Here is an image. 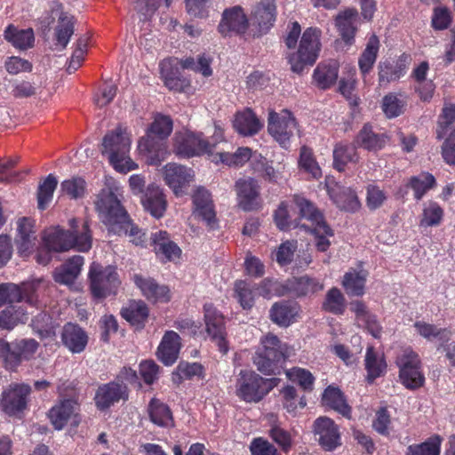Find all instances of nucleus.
<instances>
[{
	"label": "nucleus",
	"mask_w": 455,
	"mask_h": 455,
	"mask_svg": "<svg viewBox=\"0 0 455 455\" xmlns=\"http://www.w3.org/2000/svg\"><path fill=\"white\" fill-rule=\"evenodd\" d=\"M119 196L117 188H105L97 195L94 204L98 217L108 231L122 236L128 231L131 217Z\"/></svg>",
	"instance_id": "nucleus-1"
},
{
	"label": "nucleus",
	"mask_w": 455,
	"mask_h": 455,
	"mask_svg": "<svg viewBox=\"0 0 455 455\" xmlns=\"http://www.w3.org/2000/svg\"><path fill=\"white\" fill-rule=\"evenodd\" d=\"M156 116L146 136L139 140L138 149L148 165L158 166L169 155L166 140L172 132L173 121L171 116Z\"/></svg>",
	"instance_id": "nucleus-2"
},
{
	"label": "nucleus",
	"mask_w": 455,
	"mask_h": 455,
	"mask_svg": "<svg viewBox=\"0 0 455 455\" xmlns=\"http://www.w3.org/2000/svg\"><path fill=\"white\" fill-rule=\"evenodd\" d=\"M129 385L136 388L141 387L136 371L124 366L114 380L99 386L94 396L97 409L106 411L120 401L126 402L129 399Z\"/></svg>",
	"instance_id": "nucleus-3"
},
{
	"label": "nucleus",
	"mask_w": 455,
	"mask_h": 455,
	"mask_svg": "<svg viewBox=\"0 0 455 455\" xmlns=\"http://www.w3.org/2000/svg\"><path fill=\"white\" fill-rule=\"evenodd\" d=\"M131 142L127 128L122 125L108 132L102 140V155L106 156L113 168L121 173H127L138 168V164L129 156Z\"/></svg>",
	"instance_id": "nucleus-4"
},
{
	"label": "nucleus",
	"mask_w": 455,
	"mask_h": 455,
	"mask_svg": "<svg viewBox=\"0 0 455 455\" xmlns=\"http://www.w3.org/2000/svg\"><path fill=\"white\" fill-rule=\"evenodd\" d=\"M275 378L265 379L253 371L242 370L235 383V394L246 403H259L276 385Z\"/></svg>",
	"instance_id": "nucleus-5"
},
{
	"label": "nucleus",
	"mask_w": 455,
	"mask_h": 455,
	"mask_svg": "<svg viewBox=\"0 0 455 455\" xmlns=\"http://www.w3.org/2000/svg\"><path fill=\"white\" fill-rule=\"evenodd\" d=\"M88 282L92 296L98 299L116 295L121 284L119 275L115 266H102L95 261L90 265Z\"/></svg>",
	"instance_id": "nucleus-6"
},
{
	"label": "nucleus",
	"mask_w": 455,
	"mask_h": 455,
	"mask_svg": "<svg viewBox=\"0 0 455 455\" xmlns=\"http://www.w3.org/2000/svg\"><path fill=\"white\" fill-rule=\"evenodd\" d=\"M284 362L281 340L275 335H267L263 340V348L253 357L257 370L264 375H279Z\"/></svg>",
	"instance_id": "nucleus-7"
},
{
	"label": "nucleus",
	"mask_w": 455,
	"mask_h": 455,
	"mask_svg": "<svg viewBox=\"0 0 455 455\" xmlns=\"http://www.w3.org/2000/svg\"><path fill=\"white\" fill-rule=\"evenodd\" d=\"M321 31L315 28H307L300 39L299 49L288 57L292 72L300 74L307 65H313L320 52Z\"/></svg>",
	"instance_id": "nucleus-8"
},
{
	"label": "nucleus",
	"mask_w": 455,
	"mask_h": 455,
	"mask_svg": "<svg viewBox=\"0 0 455 455\" xmlns=\"http://www.w3.org/2000/svg\"><path fill=\"white\" fill-rule=\"evenodd\" d=\"M203 313L208 338L218 347V350L222 355H227L229 350V343L225 315L211 302L203 306Z\"/></svg>",
	"instance_id": "nucleus-9"
},
{
	"label": "nucleus",
	"mask_w": 455,
	"mask_h": 455,
	"mask_svg": "<svg viewBox=\"0 0 455 455\" xmlns=\"http://www.w3.org/2000/svg\"><path fill=\"white\" fill-rule=\"evenodd\" d=\"M395 363L399 368L400 382L410 390H416L425 384V376L421 371V361L419 355L407 348L397 356Z\"/></svg>",
	"instance_id": "nucleus-10"
},
{
	"label": "nucleus",
	"mask_w": 455,
	"mask_h": 455,
	"mask_svg": "<svg viewBox=\"0 0 455 455\" xmlns=\"http://www.w3.org/2000/svg\"><path fill=\"white\" fill-rule=\"evenodd\" d=\"M217 140L210 142L202 132L186 131L177 132L174 137L173 151L180 157L190 158L204 154H212Z\"/></svg>",
	"instance_id": "nucleus-11"
},
{
	"label": "nucleus",
	"mask_w": 455,
	"mask_h": 455,
	"mask_svg": "<svg viewBox=\"0 0 455 455\" xmlns=\"http://www.w3.org/2000/svg\"><path fill=\"white\" fill-rule=\"evenodd\" d=\"M30 394L29 385L12 383L1 395V410L10 417L20 419L28 409Z\"/></svg>",
	"instance_id": "nucleus-12"
},
{
	"label": "nucleus",
	"mask_w": 455,
	"mask_h": 455,
	"mask_svg": "<svg viewBox=\"0 0 455 455\" xmlns=\"http://www.w3.org/2000/svg\"><path fill=\"white\" fill-rule=\"evenodd\" d=\"M39 286V281L22 283L20 285L12 283H1L0 307L5 304L12 305L23 300L30 306L38 307L37 290Z\"/></svg>",
	"instance_id": "nucleus-13"
},
{
	"label": "nucleus",
	"mask_w": 455,
	"mask_h": 455,
	"mask_svg": "<svg viewBox=\"0 0 455 455\" xmlns=\"http://www.w3.org/2000/svg\"><path fill=\"white\" fill-rule=\"evenodd\" d=\"M436 139H444L441 146L443 161L455 166V116H439L435 129Z\"/></svg>",
	"instance_id": "nucleus-14"
},
{
	"label": "nucleus",
	"mask_w": 455,
	"mask_h": 455,
	"mask_svg": "<svg viewBox=\"0 0 455 455\" xmlns=\"http://www.w3.org/2000/svg\"><path fill=\"white\" fill-rule=\"evenodd\" d=\"M38 347L39 343L34 339H21L8 342L4 367L9 371H16L22 362L34 358Z\"/></svg>",
	"instance_id": "nucleus-15"
},
{
	"label": "nucleus",
	"mask_w": 455,
	"mask_h": 455,
	"mask_svg": "<svg viewBox=\"0 0 455 455\" xmlns=\"http://www.w3.org/2000/svg\"><path fill=\"white\" fill-rule=\"evenodd\" d=\"M235 188L237 195L239 207L245 212H251L260 208V186L253 178L239 179L235 181Z\"/></svg>",
	"instance_id": "nucleus-16"
},
{
	"label": "nucleus",
	"mask_w": 455,
	"mask_h": 455,
	"mask_svg": "<svg viewBox=\"0 0 455 455\" xmlns=\"http://www.w3.org/2000/svg\"><path fill=\"white\" fill-rule=\"evenodd\" d=\"M314 434L319 445L326 451H332L341 445L338 425L330 418L319 417L314 422Z\"/></svg>",
	"instance_id": "nucleus-17"
},
{
	"label": "nucleus",
	"mask_w": 455,
	"mask_h": 455,
	"mask_svg": "<svg viewBox=\"0 0 455 455\" xmlns=\"http://www.w3.org/2000/svg\"><path fill=\"white\" fill-rule=\"evenodd\" d=\"M192 169L176 163H169L164 168V179L165 183L177 196L185 194L184 188L193 180Z\"/></svg>",
	"instance_id": "nucleus-18"
},
{
	"label": "nucleus",
	"mask_w": 455,
	"mask_h": 455,
	"mask_svg": "<svg viewBox=\"0 0 455 455\" xmlns=\"http://www.w3.org/2000/svg\"><path fill=\"white\" fill-rule=\"evenodd\" d=\"M297 126L294 116H269L268 132L282 147H286L290 142Z\"/></svg>",
	"instance_id": "nucleus-19"
},
{
	"label": "nucleus",
	"mask_w": 455,
	"mask_h": 455,
	"mask_svg": "<svg viewBox=\"0 0 455 455\" xmlns=\"http://www.w3.org/2000/svg\"><path fill=\"white\" fill-rule=\"evenodd\" d=\"M249 26V20L243 8L239 5L226 9L219 24V31L223 36L243 34Z\"/></svg>",
	"instance_id": "nucleus-20"
},
{
	"label": "nucleus",
	"mask_w": 455,
	"mask_h": 455,
	"mask_svg": "<svg viewBox=\"0 0 455 455\" xmlns=\"http://www.w3.org/2000/svg\"><path fill=\"white\" fill-rule=\"evenodd\" d=\"M150 245L162 262L174 261L180 258L181 249L171 240L167 231L159 230L151 234Z\"/></svg>",
	"instance_id": "nucleus-21"
},
{
	"label": "nucleus",
	"mask_w": 455,
	"mask_h": 455,
	"mask_svg": "<svg viewBox=\"0 0 455 455\" xmlns=\"http://www.w3.org/2000/svg\"><path fill=\"white\" fill-rule=\"evenodd\" d=\"M70 249L87 252L92 246V232L88 220L73 218L69 220Z\"/></svg>",
	"instance_id": "nucleus-22"
},
{
	"label": "nucleus",
	"mask_w": 455,
	"mask_h": 455,
	"mask_svg": "<svg viewBox=\"0 0 455 455\" xmlns=\"http://www.w3.org/2000/svg\"><path fill=\"white\" fill-rule=\"evenodd\" d=\"M359 21L358 12L355 8L348 7L338 12L334 19L335 27L339 36L347 45L355 42Z\"/></svg>",
	"instance_id": "nucleus-23"
},
{
	"label": "nucleus",
	"mask_w": 455,
	"mask_h": 455,
	"mask_svg": "<svg viewBox=\"0 0 455 455\" xmlns=\"http://www.w3.org/2000/svg\"><path fill=\"white\" fill-rule=\"evenodd\" d=\"M327 192L333 204L342 211L355 212L361 206L355 191L351 188L333 182L327 185Z\"/></svg>",
	"instance_id": "nucleus-24"
},
{
	"label": "nucleus",
	"mask_w": 455,
	"mask_h": 455,
	"mask_svg": "<svg viewBox=\"0 0 455 455\" xmlns=\"http://www.w3.org/2000/svg\"><path fill=\"white\" fill-rule=\"evenodd\" d=\"M61 342L73 354L84 352L87 347L89 337L85 330L78 323L68 322L61 331Z\"/></svg>",
	"instance_id": "nucleus-25"
},
{
	"label": "nucleus",
	"mask_w": 455,
	"mask_h": 455,
	"mask_svg": "<svg viewBox=\"0 0 455 455\" xmlns=\"http://www.w3.org/2000/svg\"><path fill=\"white\" fill-rule=\"evenodd\" d=\"M133 282L148 300L155 303L170 301L171 292L168 286L158 284L154 278L136 274Z\"/></svg>",
	"instance_id": "nucleus-26"
},
{
	"label": "nucleus",
	"mask_w": 455,
	"mask_h": 455,
	"mask_svg": "<svg viewBox=\"0 0 455 455\" xmlns=\"http://www.w3.org/2000/svg\"><path fill=\"white\" fill-rule=\"evenodd\" d=\"M35 220L28 217H22L17 220V236L15 243L19 253L28 256L36 245Z\"/></svg>",
	"instance_id": "nucleus-27"
},
{
	"label": "nucleus",
	"mask_w": 455,
	"mask_h": 455,
	"mask_svg": "<svg viewBox=\"0 0 455 455\" xmlns=\"http://www.w3.org/2000/svg\"><path fill=\"white\" fill-rule=\"evenodd\" d=\"M181 339L174 331H166L157 347L156 356L164 365L171 366L178 359Z\"/></svg>",
	"instance_id": "nucleus-28"
},
{
	"label": "nucleus",
	"mask_w": 455,
	"mask_h": 455,
	"mask_svg": "<svg viewBox=\"0 0 455 455\" xmlns=\"http://www.w3.org/2000/svg\"><path fill=\"white\" fill-rule=\"evenodd\" d=\"M390 141L389 136L385 132H375L370 124H365L354 140V143L361 148L370 152L383 149Z\"/></svg>",
	"instance_id": "nucleus-29"
},
{
	"label": "nucleus",
	"mask_w": 455,
	"mask_h": 455,
	"mask_svg": "<svg viewBox=\"0 0 455 455\" xmlns=\"http://www.w3.org/2000/svg\"><path fill=\"white\" fill-rule=\"evenodd\" d=\"M79 403L74 396L59 401L48 412L53 427L61 430L78 410Z\"/></svg>",
	"instance_id": "nucleus-30"
},
{
	"label": "nucleus",
	"mask_w": 455,
	"mask_h": 455,
	"mask_svg": "<svg viewBox=\"0 0 455 455\" xmlns=\"http://www.w3.org/2000/svg\"><path fill=\"white\" fill-rule=\"evenodd\" d=\"M121 316L136 331L145 328L149 316V308L143 300H130L120 311Z\"/></svg>",
	"instance_id": "nucleus-31"
},
{
	"label": "nucleus",
	"mask_w": 455,
	"mask_h": 455,
	"mask_svg": "<svg viewBox=\"0 0 455 455\" xmlns=\"http://www.w3.org/2000/svg\"><path fill=\"white\" fill-rule=\"evenodd\" d=\"M194 212L204 220L208 226L216 223V212L211 193L204 188H197L193 196Z\"/></svg>",
	"instance_id": "nucleus-32"
},
{
	"label": "nucleus",
	"mask_w": 455,
	"mask_h": 455,
	"mask_svg": "<svg viewBox=\"0 0 455 455\" xmlns=\"http://www.w3.org/2000/svg\"><path fill=\"white\" fill-rule=\"evenodd\" d=\"M160 76L164 85L171 91L189 93L192 91L189 79L180 76L172 68L170 60H164L160 63Z\"/></svg>",
	"instance_id": "nucleus-33"
},
{
	"label": "nucleus",
	"mask_w": 455,
	"mask_h": 455,
	"mask_svg": "<svg viewBox=\"0 0 455 455\" xmlns=\"http://www.w3.org/2000/svg\"><path fill=\"white\" fill-rule=\"evenodd\" d=\"M141 202L145 210L156 219L163 217L166 211L167 202L165 196L157 186H148L141 198Z\"/></svg>",
	"instance_id": "nucleus-34"
},
{
	"label": "nucleus",
	"mask_w": 455,
	"mask_h": 455,
	"mask_svg": "<svg viewBox=\"0 0 455 455\" xmlns=\"http://www.w3.org/2000/svg\"><path fill=\"white\" fill-rule=\"evenodd\" d=\"M276 7L275 0H261L254 8L251 20L260 31H267L275 20Z\"/></svg>",
	"instance_id": "nucleus-35"
},
{
	"label": "nucleus",
	"mask_w": 455,
	"mask_h": 455,
	"mask_svg": "<svg viewBox=\"0 0 455 455\" xmlns=\"http://www.w3.org/2000/svg\"><path fill=\"white\" fill-rule=\"evenodd\" d=\"M4 38L14 48L26 51L34 46L35 35L32 28L20 29L10 24L4 31Z\"/></svg>",
	"instance_id": "nucleus-36"
},
{
	"label": "nucleus",
	"mask_w": 455,
	"mask_h": 455,
	"mask_svg": "<svg viewBox=\"0 0 455 455\" xmlns=\"http://www.w3.org/2000/svg\"><path fill=\"white\" fill-rule=\"evenodd\" d=\"M322 403L323 406L334 410L347 419L351 418L352 409L339 387H327L322 396Z\"/></svg>",
	"instance_id": "nucleus-37"
},
{
	"label": "nucleus",
	"mask_w": 455,
	"mask_h": 455,
	"mask_svg": "<svg viewBox=\"0 0 455 455\" xmlns=\"http://www.w3.org/2000/svg\"><path fill=\"white\" fill-rule=\"evenodd\" d=\"M299 312V306L295 302H275L270 308V319L279 326L287 327L294 321Z\"/></svg>",
	"instance_id": "nucleus-38"
},
{
	"label": "nucleus",
	"mask_w": 455,
	"mask_h": 455,
	"mask_svg": "<svg viewBox=\"0 0 455 455\" xmlns=\"http://www.w3.org/2000/svg\"><path fill=\"white\" fill-rule=\"evenodd\" d=\"M285 289L297 297L315 293L323 289V284L316 278L308 275L288 279Z\"/></svg>",
	"instance_id": "nucleus-39"
},
{
	"label": "nucleus",
	"mask_w": 455,
	"mask_h": 455,
	"mask_svg": "<svg viewBox=\"0 0 455 455\" xmlns=\"http://www.w3.org/2000/svg\"><path fill=\"white\" fill-rule=\"evenodd\" d=\"M84 263L83 256L75 255L68 259L54 274V280L60 284H71L80 275Z\"/></svg>",
	"instance_id": "nucleus-40"
},
{
	"label": "nucleus",
	"mask_w": 455,
	"mask_h": 455,
	"mask_svg": "<svg viewBox=\"0 0 455 455\" xmlns=\"http://www.w3.org/2000/svg\"><path fill=\"white\" fill-rule=\"evenodd\" d=\"M357 148L355 143H337L333 149V167L341 172L349 163H357L359 160Z\"/></svg>",
	"instance_id": "nucleus-41"
},
{
	"label": "nucleus",
	"mask_w": 455,
	"mask_h": 455,
	"mask_svg": "<svg viewBox=\"0 0 455 455\" xmlns=\"http://www.w3.org/2000/svg\"><path fill=\"white\" fill-rule=\"evenodd\" d=\"M365 370L367 371L366 380L373 383L374 380L383 376L387 370V363L383 355H379L372 346L366 349L364 359Z\"/></svg>",
	"instance_id": "nucleus-42"
},
{
	"label": "nucleus",
	"mask_w": 455,
	"mask_h": 455,
	"mask_svg": "<svg viewBox=\"0 0 455 455\" xmlns=\"http://www.w3.org/2000/svg\"><path fill=\"white\" fill-rule=\"evenodd\" d=\"M43 241L44 245L54 252L70 250L69 230H65L60 227L48 229L43 237Z\"/></svg>",
	"instance_id": "nucleus-43"
},
{
	"label": "nucleus",
	"mask_w": 455,
	"mask_h": 455,
	"mask_svg": "<svg viewBox=\"0 0 455 455\" xmlns=\"http://www.w3.org/2000/svg\"><path fill=\"white\" fill-rule=\"evenodd\" d=\"M368 272L351 269L347 272L342 280V286L348 296L361 297L365 292V283Z\"/></svg>",
	"instance_id": "nucleus-44"
},
{
	"label": "nucleus",
	"mask_w": 455,
	"mask_h": 455,
	"mask_svg": "<svg viewBox=\"0 0 455 455\" xmlns=\"http://www.w3.org/2000/svg\"><path fill=\"white\" fill-rule=\"evenodd\" d=\"M213 58L211 54L202 53L194 57H187L180 59L179 64L184 69H190L196 73L201 74L204 77H209L212 75L213 70L212 64Z\"/></svg>",
	"instance_id": "nucleus-45"
},
{
	"label": "nucleus",
	"mask_w": 455,
	"mask_h": 455,
	"mask_svg": "<svg viewBox=\"0 0 455 455\" xmlns=\"http://www.w3.org/2000/svg\"><path fill=\"white\" fill-rule=\"evenodd\" d=\"M204 378V368L199 363L180 362L175 371L172 374V380L176 385H180L184 380H189L193 378Z\"/></svg>",
	"instance_id": "nucleus-46"
},
{
	"label": "nucleus",
	"mask_w": 455,
	"mask_h": 455,
	"mask_svg": "<svg viewBox=\"0 0 455 455\" xmlns=\"http://www.w3.org/2000/svg\"><path fill=\"white\" fill-rule=\"evenodd\" d=\"M256 284L246 280H236L234 283V297L244 310H250L255 304Z\"/></svg>",
	"instance_id": "nucleus-47"
},
{
	"label": "nucleus",
	"mask_w": 455,
	"mask_h": 455,
	"mask_svg": "<svg viewBox=\"0 0 455 455\" xmlns=\"http://www.w3.org/2000/svg\"><path fill=\"white\" fill-rule=\"evenodd\" d=\"M379 49V38L375 35L371 36L368 39L365 49L358 60L359 69L363 76L368 74L372 69L373 65L377 60Z\"/></svg>",
	"instance_id": "nucleus-48"
},
{
	"label": "nucleus",
	"mask_w": 455,
	"mask_h": 455,
	"mask_svg": "<svg viewBox=\"0 0 455 455\" xmlns=\"http://www.w3.org/2000/svg\"><path fill=\"white\" fill-rule=\"evenodd\" d=\"M407 57L401 58L395 64L388 62L379 65V83H390L403 76L407 70Z\"/></svg>",
	"instance_id": "nucleus-49"
},
{
	"label": "nucleus",
	"mask_w": 455,
	"mask_h": 455,
	"mask_svg": "<svg viewBox=\"0 0 455 455\" xmlns=\"http://www.w3.org/2000/svg\"><path fill=\"white\" fill-rule=\"evenodd\" d=\"M149 418L160 427H169L173 423L172 411L168 405L156 398H152L148 404Z\"/></svg>",
	"instance_id": "nucleus-50"
},
{
	"label": "nucleus",
	"mask_w": 455,
	"mask_h": 455,
	"mask_svg": "<svg viewBox=\"0 0 455 455\" xmlns=\"http://www.w3.org/2000/svg\"><path fill=\"white\" fill-rule=\"evenodd\" d=\"M294 203L299 211L300 218L310 221V228L317 226L322 222H325L323 214L309 200L299 196H295Z\"/></svg>",
	"instance_id": "nucleus-51"
},
{
	"label": "nucleus",
	"mask_w": 455,
	"mask_h": 455,
	"mask_svg": "<svg viewBox=\"0 0 455 455\" xmlns=\"http://www.w3.org/2000/svg\"><path fill=\"white\" fill-rule=\"evenodd\" d=\"M339 67L336 62L319 64L314 71V80L322 89L330 88L338 79Z\"/></svg>",
	"instance_id": "nucleus-52"
},
{
	"label": "nucleus",
	"mask_w": 455,
	"mask_h": 455,
	"mask_svg": "<svg viewBox=\"0 0 455 455\" xmlns=\"http://www.w3.org/2000/svg\"><path fill=\"white\" fill-rule=\"evenodd\" d=\"M435 178L429 172H421L417 176H412L409 179L407 188H410L414 192V198L420 200L426 193L435 187Z\"/></svg>",
	"instance_id": "nucleus-53"
},
{
	"label": "nucleus",
	"mask_w": 455,
	"mask_h": 455,
	"mask_svg": "<svg viewBox=\"0 0 455 455\" xmlns=\"http://www.w3.org/2000/svg\"><path fill=\"white\" fill-rule=\"evenodd\" d=\"M442 442L439 435H434L421 443L409 445L406 455H440Z\"/></svg>",
	"instance_id": "nucleus-54"
},
{
	"label": "nucleus",
	"mask_w": 455,
	"mask_h": 455,
	"mask_svg": "<svg viewBox=\"0 0 455 455\" xmlns=\"http://www.w3.org/2000/svg\"><path fill=\"white\" fill-rule=\"evenodd\" d=\"M323 310L336 315H343L346 310V299L337 287L330 289L322 305Z\"/></svg>",
	"instance_id": "nucleus-55"
},
{
	"label": "nucleus",
	"mask_w": 455,
	"mask_h": 455,
	"mask_svg": "<svg viewBox=\"0 0 455 455\" xmlns=\"http://www.w3.org/2000/svg\"><path fill=\"white\" fill-rule=\"evenodd\" d=\"M413 326L417 332L427 340L438 339L439 340L448 341L451 336V331L448 328H438L436 325L424 321H416Z\"/></svg>",
	"instance_id": "nucleus-56"
},
{
	"label": "nucleus",
	"mask_w": 455,
	"mask_h": 455,
	"mask_svg": "<svg viewBox=\"0 0 455 455\" xmlns=\"http://www.w3.org/2000/svg\"><path fill=\"white\" fill-rule=\"evenodd\" d=\"M233 126L239 134L251 136L260 131L263 123L257 116H235Z\"/></svg>",
	"instance_id": "nucleus-57"
},
{
	"label": "nucleus",
	"mask_w": 455,
	"mask_h": 455,
	"mask_svg": "<svg viewBox=\"0 0 455 455\" xmlns=\"http://www.w3.org/2000/svg\"><path fill=\"white\" fill-rule=\"evenodd\" d=\"M443 215V209L436 202L430 201L424 205L419 226L422 228L439 226Z\"/></svg>",
	"instance_id": "nucleus-58"
},
{
	"label": "nucleus",
	"mask_w": 455,
	"mask_h": 455,
	"mask_svg": "<svg viewBox=\"0 0 455 455\" xmlns=\"http://www.w3.org/2000/svg\"><path fill=\"white\" fill-rule=\"evenodd\" d=\"M27 315L23 309L13 305L7 306L0 311V329L12 330L19 323H24Z\"/></svg>",
	"instance_id": "nucleus-59"
},
{
	"label": "nucleus",
	"mask_w": 455,
	"mask_h": 455,
	"mask_svg": "<svg viewBox=\"0 0 455 455\" xmlns=\"http://www.w3.org/2000/svg\"><path fill=\"white\" fill-rule=\"evenodd\" d=\"M73 34V17L62 12L58 19V24L55 28L56 41L61 46V49L66 48Z\"/></svg>",
	"instance_id": "nucleus-60"
},
{
	"label": "nucleus",
	"mask_w": 455,
	"mask_h": 455,
	"mask_svg": "<svg viewBox=\"0 0 455 455\" xmlns=\"http://www.w3.org/2000/svg\"><path fill=\"white\" fill-rule=\"evenodd\" d=\"M58 185V180L53 174H49L39 184L37 190V203L40 210H44L52 199L53 192Z\"/></svg>",
	"instance_id": "nucleus-61"
},
{
	"label": "nucleus",
	"mask_w": 455,
	"mask_h": 455,
	"mask_svg": "<svg viewBox=\"0 0 455 455\" xmlns=\"http://www.w3.org/2000/svg\"><path fill=\"white\" fill-rule=\"evenodd\" d=\"M299 164L301 169L308 172L315 179L322 176V171L318 165L311 148L303 146L300 148Z\"/></svg>",
	"instance_id": "nucleus-62"
},
{
	"label": "nucleus",
	"mask_w": 455,
	"mask_h": 455,
	"mask_svg": "<svg viewBox=\"0 0 455 455\" xmlns=\"http://www.w3.org/2000/svg\"><path fill=\"white\" fill-rule=\"evenodd\" d=\"M310 232L315 235V247L317 251L325 252L331 246L328 237L333 236L334 233L331 228L325 222L308 228Z\"/></svg>",
	"instance_id": "nucleus-63"
},
{
	"label": "nucleus",
	"mask_w": 455,
	"mask_h": 455,
	"mask_svg": "<svg viewBox=\"0 0 455 455\" xmlns=\"http://www.w3.org/2000/svg\"><path fill=\"white\" fill-rule=\"evenodd\" d=\"M60 190L72 199L82 198L86 191V181L81 177H72L61 182Z\"/></svg>",
	"instance_id": "nucleus-64"
}]
</instances>
